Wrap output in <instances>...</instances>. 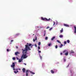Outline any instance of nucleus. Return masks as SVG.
I'll use <instances>...</instances> for the list:
<instances>
[{
  "label": "nucleus",
  "mask_w": 76,
  "mask_h": 76,
  "mask_svg": "<svg viewBox=\"0 0 76 76\" xmlns=\"http://www.w3.org/2000/svg\"><path fill=\"white\" fill-rule=\"evenodd\" d=\"M28 45H29V43H27V45H25V49L23 50V49H22V50L23 51V53L24 51L25 52V53H27V51L28 50H31V49L29 47H28Z\"/></svg>",
  "instance_id": "obj_1"
},
{
  "label": "nucleus",
  "mask_w": 76,
  "mask_h": 76,
  "mask_svg": "<svg viewBox=\"0 0 76 76\" xmlns=\"http://www.w3.org/2000/svg\"><path fill=\"white\" fill-rule=\"evenodd\" d=\"M24 52H25V51H24L23 52V54L21 56L22 58L23 57V58H26L28 57V56L26 55V54H28V53H27H27H25V54H24Z\"/></svg>",
  "instance_id": "obj_2"
},
{
  "label": "nucleus",
  "mask_w": 76,
  "mask_h": 76,
  "mask_svg": "<svg viewBox=\"0 0 76 76\" xmlns=\"http://www.w3.org/2000/svg\"><path fill=\"white\" fill-rule=\"evenodd\" d=\"M41 19L42 20H45V21H48V20H50V18H49L48 19L45 18H44L42 17H41Z\"/></svg>",
  "instance_id": "obj_3"
},
{
  "label": "nucleus",
  "mask_w": 76,
  "mask_h": 76,
  "mask_svg": "<svg viewBox=\"0 0 76 76\" xmlns=\"http://www.w3.org/2000/svg\"><path fill=\"white\" fill-rule=\"evenodd\" d=\"M15 63H12V65H11V67H13V69L14 70H15Z\"/></svg>",
  "instance_id": "obj_4"
},
{
  "label": "nucleus",
  "mask_w": 76,
  "mask_h": 76,
  "mask_svg": "<svg viewBox=\"0 0 76 76\" xmlns=\"http://www.w3.org/2000/svg\"><path fill=\"white\" fill-rule=\"evenodd\" d=\"M26 76H28V74H29V70H26Z\"/></svg>",
  "instance_id": "obj_5"
},
{
  "label": "nucleus",
  "mask_w": 76,
  "mask_h": 76,
  "mask_svg": "<svg viewBox=\"0 0 76 76\" xmlns=\"http://www.w3.org/2000/svg\"><path fill=\"white\" fill-rule=\"evenodd\" d=\"M20 54V53L19 52H16L15 53V56H18V54Z\"/></svg>",
  "instance_id": "obj_6"
},
{
  "label": "nucleus",
  "mask_w": 76,
  "mask_h": 76,
  "mask_svg": "<svg viewBox=\"0 0 76 76\" xmlns=\"http://www.w3.org/2000/svg\"><path fill=\"white\" fill-rule=\"evenodd\" d=\"M74 27L75 29L74 33L75 34H76V27L75 26H74Z\"/></svg>",
  "instance_id": "obj_7"
},
{
  "label": "nucleus",
  "mask_w": 76,
  "mask_h": 76,
  "mask_svg": "<svg viewBox=\"0 0 76 76\" xmlns=\"http://www.w3.org/2000/svg\"><path fill=\"white\" fill-rule=\"evenodd\" d=\"M68 52V51H67V50H64V51H63V53H64V54H66Z\"/></svg>",
  "instance_id": "obj_8"
},
{
  "label": "nucleus",
  "mask_w": 76,
  "mask_h": 76,
  "mask_svg": "<svg viewBox=\"0 0 76 76\" xmlns=\"http://www.w3.org/2000/svg\"><path fill=\"white\" fill-rule=\"evenodd\" d=\"M64 26H66V27H69V26L67 24H64Z\"/></svg>",
  "instance_id": "obj_9"
},
{
  "label": "nucleus",
  "mask_w": 76,
  "mask_h": 76,
  "mask_svg": "<svg viewBox=\"0 0 76 76\" xmlns=\"http://www.w3.org/2000/svg\"><path fill=\"white\" fill-rule=\"evenodd\" d=\"M22 60H23V59H22V58L20 59L18 61V62H19V63H20L22 62Z\"/></svg>",
  "instance_id": "obj_10"
},
{
  "label": "nucleus",
  "mask_w": 76,
  "mask_h": 76,
  "mask_svg": "<svg viewBox=\"0 0 76 76\" xmlns=\"http://www.w3.org/2000/svg\"><path fill=\"white\" fill-rule=\"evenodd\" d=\"M56 38V37L55 36L53 37L51 39V40L52 41H53L54 40V39Z\"/></svg>",
  "instance_id": "obj_11"
},
{
  "label": "nucleus",
  "mask_w": 76,
  "mask_h": 76,
  "mask_svg": "<svg viewBox=\"0 0 76 76\" xmlns=\"http://www.w3.org/2000/svg\"><path fill=\"white\" fill-rule=\"evenodd\" d=\"M22 70L23 73H25V68H23L22 69Z\"/></svg>",
  "instance_id": "obj_12"
},
{
  "label": "nucleus",
  "mask_w": 76,
  "mask_h": 76,
  "mask_svg": "<svg viewBox=\"0 0 76 76\" xmlns=\"http://www.w3.org/2000/svg\"><path fill=\"white\" fill-rule=\"evenodd\" d=\"M60 33H62L63 32V28H62L61 30L60 31Z\"/></svg>",
  "instance_id": "obj_13"
},
{
  "label": "nucleus",
  "mask_w": 76,
  "mask_h": 76,
  "mask_svg": "<svg viewBox=\"0 0 76 76\" xmlns=\"http://www.w3.org/2000/svg\"><path fill=\"white\" fill-rule=\"evenodd\" d=\"M18 72H19V71H17V72L15 71H14V73H15V74H16L17 73H18Z\"/></svg>",
  "instance_id": "obj_14"
},
{
  "label": "nucleus",
  "mask_w": 76,
  "mask_h": 76,
  "mask_svg": "<svg viewBox=\"0 0 76 76\" xmlns=\"http://www.w3.org/2000/svg\"><path fill=\"white\" fill-rule=\"evenodd\" d=\"M68 53H69V52L68 51L65 54V56H67L68 55Z\"/></svg>",
  "instance_id": "obj_15"
},
{
  "label": "nucleus",
  "mask_w": 76,
  "mask_h": 76,
  "mask_svg": "<svg viewBox=\"0 0 76 76\" xmlns=\"http://www.w3.org/2000/svg\"><path fill=\"white\" fill-rule=\"evenodd\" d=\"M30 73H31V74H32L33 75H35V73L32 72L31 71H30Z\"/></svg>",
  "instance_id": "obj_16"
},
{
  "label": "nucleus",
  "mask_w": 76,
  "mask_h": 76,
  "mask_svg": "<svg viewBox=\"0 0 76 76\" xmlns=\"http://www.w3.org/2000/svg\"><path fill=\"white\" fill-rule=\"evenodd\" d=\"M50 72L52 73H54V72L52 70H51Z\"/></svg>",
  "instance_id": "obj_17"
},
{
  "label": "nucleus",
  "mask_w": 76,
  "mask_h": 76,
  "mask_svg": "<svg viewBox=\"0 0 76 76\" xmlns=\"http://www.w3.org/2000/svg\"><path fill=\"white\" fill-rule=\"evenodd\" d=\"M19 35V34H17L15 35V37H17V36H18Z\"/></svg>",
  "instance_id": "obj_18"
},
{
  "label": "nucleus",
  "mask_w": 76,
  "mask_h": 76,
  "mask_svg": "<svg viewBox=\"0 0 76 76\" xmlns=\"http://www.w3.org/2000/svg\"><path fill=\"white\" fill-rule=\"evenodd\" d=\"M57 41L58 42V43H59L60 44H61V42H60V41H59L58 40H57Z\"/></svg>",
  "instance_id": "obj_19"
},
{
  "label": "nucleus",
  "mask_w": 76,
  "mask_h": 76,
  "mask_svg": "<svg viewBox=\"0 0 76 76\" xmlns=\"http://www.w3.org/2000/svg\"><path fill=\"white\" fill-rule=\"evenodd\" d=\"M59 37L60 38H62L63 37V36L62 35H61L59 36Z\"/></svg>",
  "instance_id": "obj_20"
},
{
  "label": "nucleus",
  "mask_w": 76,
  "mask_h": 76,
  "mask_svg": "<svg viewBox=\"0 0 76 76\" xmlns=\"http://www.w3.org/2000/svg\"><path fill=\"white\" fill-rule=\"evenodd\" d=\"M36 40H37V37H36V38L34 40V39H33V41L34 42H35V41Z\"/></svg>",
  "instance_id": "obj_21"
},
{
  "label": "nucleus",
  "mask_w": 76,
  "mask_h": 76,
  "mask_svg": "<svg viewBox=\"0 0 76 76\" xmlns=\"http://www.w3.org/2000/svg\"><path fill=\"white\" fill-rule=\"evenodd\" d=\"M31 45H32V44H31V43H29L28 44V47H30V46H31Z\"/></svg>",
  "instance_id": "obj_22"
},
{
  "label": "nucleus",
  "mask_w": 76,
  "mask_h": 76,
  "mask_svg": "<svg viewBox=\"0 0 76 76\" xmlns=\"http://www.w3.org/2000/svg\"><path fill=\"white\" fill-rule=\"evenodd\" d=\"M63 46V44H61L60 46V48H61L62 47V46Z\"/></svg>",
  "instance_id": "obj_23"
},
{
  "label": "nucleus",
  "mask_w": 76,
  "mask_h": 76,
  "mask_svg": "<svg viewBox=\"0 0 76 76\" xmlns=\"http://www.w3.org/2000/svg\"><path fill=\"white\" fill-rule=\"evenodd\" d=\"M38 45H39V46L40 45H41V42H39Z\"/></svg>",
  "instance_id": "obj_24"
},
{
  "label": "nucleus",
  "mask_w": 76,
  "mask_h": 76,
  "mask_svg": "<svg viewBox=\"0 0 76 76\" xmlns=\"http://www.w3.org/2000/svg\"><path fill=\"white\" fill-rule=\"evenodd\" d=\"M67 42L68 43H69L70 42V40H68L67 41Z\"/></svg>",
  "instance_id": "obj_25"
},
{
  "label": "nucleus",
  "mask_w": 76,
  "mask_h": 76,
  "mask_svg": "<svg viewBox=\"0 0 76 76\" xmlns=\"http://www.w3.org/2000/svg\"><path fill=\"white\" fill-rule=\"evenodd\" d=\"M51 45V43H49L48 44V45L49 47H50V46Z\"/></svg>",
  "instance_id": "obj_26"
},
{
  "label": "nucleus",
  "mask_w": 76,
  "mask_h": 76,
  "mask_svg": "<svg viewBox=\"0 0 76 76\" xmlns=\"http://www.w3.org/2000/svg\"><path fill=\"white\" fill-rule=\"evenodd\" d=\"M12 59L13 60H15L16 58H15V57H13L12 58Z\"/></svg>",
  "instance_id": "obj_27"
},
{
  "label": "nucleus",
  "mask_w": 76,
  "mask_h": 76,
  "mask_svg": "<svg viewBox=\"0 0 76 76\" xmlns=\"http://www.w3.org/2000/svg\"><path fill=\"white\" fill-rule=\"evenodd\" d=\"M71 53H74V51H73V50H72L70 52Z\"/></svg>",
  "instance_id": "obj_28"
},
{
  "label": "nucleus",
  "mask_w": 76,
  "mask_h": 76,
  "mask_svg": "<svg viewBox=\"0 0 76 76\" xmlns=\"http://www.w3.org/2000/svg\"><path fill=\"white\" fill-rule=\"evenodd\" d=\"M64 44H67V42H66V41H64Z\"/></svg>",
  "instance_id": "obj_29"
},
{
  "label": "nucleus",
  "mask_w": 76,
  "mask_h": 76,
  "mask_svg": "<svg viewBox=\"0 0 76 76\" xmlns=\"http://www.w3.org/2000/svg\"><path fill=\"white\" fill-rule=\"evenodd\" d=\"M45 39L46 40L48 39V37H45Z\"/></svg>",
  "instance_id": "obj_30"
},
{
  "label": "nucleus",
  "mask_w": 76,
  "mask_h": 76,
  "mask_svg": "<svg viewBox=\"0 0 76 76\" xmlns=\"http://www.w3.org/2000/svg\"><path fill=\"white\" fill-rule=\"evenodd\" d=\"M64 62H65V61H66V59H65V58H64Z\"/></svg>",
  "instance_id": "obj_31"
},
{
  "label": "nucleus",
  "mask_w": 76,
  "mask_h": 76,
  "mask_svg": "<svg viewBox=\"0 0 76 76\" xmlns=\"http://www.w3.org/2000/svg\"><path fill=\"white\" fill-rule=\"evenodd\" d=\"M38 51L39 52V53H41V51H39V49L38 50Z\"/></svg>",
  "instance_id": "obj_32"
},
{
  "label": "nucleus",
  "mask_w": 76,
  "mask_h": 76,
  "mask_svg": "<svg viewBox=\"0 0 76 76\" xmlns=\"http://www.w3.org/2000/svg\"><path fill=\"white\" fill-rule=\"evenodd\" d=\"M55 24H56V23H55V22L54 21L53 26L54 25H55Z\"/></svg>",
  "instance_id": "obj_33"
},
{
  "label": "nucleus",
  "mask_w": 76,
  "mask_h": 76,
  "mask_svg": "<svg viewBox=\"0 0 76 76\" xmlns=\"http://www.w3.org/2000/svg\"><path fill=\"white\" fill-rule=\"evenodd\" d=\"M55 48H58L57 45H56L55 46Z\"/></svg>",
  "instance_id": "obj_34"
},
{
  "label": "nucleus",
  "mask_w": 76,
  "mask_h": 76,
  "mask_svg": "<svg viewBox=\"0 0 76 76\" xmlns=\"http://www.w3.org/2000/svg\"><path fill=\"white\" fill-rule=\"evenodd\" d=\"M53 29V28H50L49 29L50 31H51V29Z\"/></svg>",
  "instance_id": "obj_35"
},
{
  "label": "nucleus",
  "mask_w": 76,
  "mask_h": 76,
  "mask_svg": "<svg viewBox=\"0 0 76 76\" xmlns=\"http://www.w3.org/2000/svg\"><path fill=\"white\" fill-rule=\"evenodd\" d=\"M45 34H44V36H45Z\"/></svg>",
  "instance_id": "obj_36"
},
{
  "label": "nucleus",
  "mask_w": 76,
  "mask_h": 76,
  "mask_svg": "<svg viewBox=\"0 0 76 76\" xmlns=\"http://www.w3.org/2000/svg\"><path fill=\"white\" fill-rule=\"evenodd\" d=\"M48 28H50L49 26H48L47 27L46 29H48Z\"/></svg>",
  "instance_id": "obj_37"
},
{
  "label": "nucleus",
  "mask_w": 76,
  "mask_h": 76,
  "mask_svg": "<svg viewBox=\"0 0 76 76\" xmlns=\"http://www.w3.org/2000/svg\"><path fill=\"white\" fill-rule=\"evenodd\" d=\"M38 49H40V47L39 46H38Z\"/></svg>",
  "instance_id": "obj_38"
},
{
  "label": "nucleus",
  "mask_w": 76,
  "mask_h": 76,
  "mask_svg": "<svg viewBox=\"0 0 76 76\" xmlns=\"http://www.w3.org/2000/svg\"><path fill=\"white\" fill-rule=\"evenodd\" d=\"M7 52H8L9 51V50L8 49H7Z\"/></svg>",
  "instance_id": "obj_39"
},
{
  "label": "nucleus",
  "mask_w": 76,
  "mask_h": 76,
  "mask_svg": "<svg viewBox=\"0 0 76 76\" xmlns=\"http://www.w3.org/2000/svg\"><path fill=\"white\" fill-rule=\"evenodd\" d=\"M40 57L41 59H42V57H41V56H40Z\"/></svg>",
  "instance_id": "obj_40"
},
{
  "label": "nucleus",
  "mask_w": 76,
  "mask_h": 76,
  "mask_svg": "<svg viewBox=\"0 0 76 76\" xmlns=\"http://www.w3.org/2000/svg\"><path fill=\"white\" fill-rule=\"evenodd\" d=\"M13 40H11V42H13Z\"/></svg>",
  "instance_id": "obj_41"
},
{
  "label": "nucleus",
  "mask_w": 76,
  "mask_h": 76,
  "mask_svg": "<svg viewBox=\"0 0 76 76\" xmlns=\"http://www.w3.org/2000/svg\"><path fill=\"white\" fill-rule=\"evenodd\" d=\"M35 46L36 47H37V44L35 45Z\"/></svg>",
  "instance_id": "obj_42"
},
{
  "label": "nucleus",
  "mask_w": 76,
  "mask_h": 76,
  "mask_svg": "<svg viewBox=\"0 0 76 76\" xmlns=\"http://www.w3.org/2000/svg\"><path fill=\"white\" fill-rule=\"evenodd\" d=\"M16 48H17L18 49V46H16Z\"/></svg>",
  "instance_id": "obj_43"
},
{
  "label": "nucleus",
  "mask_w": 76,
  "mask_h": 76,
  "mask_svg": "<svg viewBox=\"0 0 76 76\" xmlns=\"http://www.w3.org/2000/svg\"><path fill=\"white\" fill-rule=\"evenodd\" d=\"M17 58V60H19V58L17 57V58Z\"/></svg>",
  "instance_id": "obj_44"
},
{
  "label": "nucleus",
  "mask_w": 76,
  "mask_h": 76,
  "mask_svg": "<svg viewBox=\"0 0 76 76\" xmlns=\"http://www.w3.org/2000/svg\"><path fill=\"white\" fill-rule=\"evenodd\" d=\"M24 64H25L26 66V64L24 63Z\"/></svg>",
  "instance_id": "obj_45"
},
{
  "label": "nucleus",
  "mask_w": 76,
  "mask_h": 76,
  "mask_svg": "<svg viewBox=\"0 0 76 76\" xmlns=\"http://www.w3.org/2000/svg\"><path fill=\"white\" fill-rule=\"evenodd\" d=\"M60 54H61V55H62V54H63V53H61Z\"/></svg>",
  "instance_id": "obj_46"
},
{
  "label": "nucleus",
  "mask_w": 76,
  "mask_h": 76,
  "mask_svg": "<svg viewBox=\"0 0 76 76\" xmlns=\"http://www.w3.org/2000/svg\"><path fill=\"white\" fill-rule=\"evenodd\" d=\"M69 64L67 66V67H69Z\"/></svg>",
  "instance_id": "obj_47"
},
{
  "label": "nucleus",
  "mask_w": 76,
  "mask_h": 76,
  "mask_svg": "<svg viewBox=\"0 0 76 76\" xmlns=\"http://www.w3.org/2000/svg\"><path fill=\"white\" fill-rule=\"evenodd\" d=\"M33 46V45H32V46H31V48H32V46Z\"/></svg>",
  "instance_id": "obj_48"
},
{
  "label": "nucleus",
  "mask_w": 76,
  "mask_h": 76,
  "mask_svg": "<svg viewBox=\"0 0 76 76\" xmlns=\"http://www.w3.org/2000/svg\"><path fill=\"white\" fill-rule=\"evenodd\" d=\"M15 70H18V69H15Z\"/></svg>",
  "instance_id": "obj_49"
},
{
  "label": "nucleus",
  "mask_w": 76,
  "mask_h": 76,
  "mask_svg": "<svg viewBox=\"0 0 76 76\" xmlns=\"http://www.w3.org/2000/svg\"><path fill=\"white\" fill-rule=\"evenodd\" d=\"M55 70H56V72H57V70H56V69Z\"/></svg>",
  "instance_id": "obj_50"
},
{
  "label": "nucleus",
  "mask_w": 76,
  "mask_h": 76,
  "mask_svg": "<svg viewBox=\"0 0 76 76\" xmlns=\"http://www.w3.org/2000/svg\"><path fill=\"white\" fill-rule=\"evenodd\" d=\"M70 72H71V73H72V71H71Z\"/></svg>",
  "instance_id": "obj_51"
},
{
  "label": "nucleus",
  "mask_w": 76,
  "mask_h": 76,
  "mask_svg": "<svg viewBox=\"0 0 76 76\" xmlns=\"http://www.w3.org/2000/svg\"><path fill=\"white\" fill-rule=\"evenodd\" d=\"M19 70H20V69H19Z\"/></svg>",
  "instance_id": "obj_52"
},
{
  "label": "nucleus",
  "mask_w": 76,
  "mask_h": 76,
  "mask_svg": "<svg viewBox=\"0 0 76 76\" xmlns=\"http://www.w3.org/2000/svg\"><path fill=\"white\" fill-rule=\"evenodd\" d=\"M42 66H43V65H42Z\"/></svg>",
  "instance_id": "obj_53"
}]
</instances>
